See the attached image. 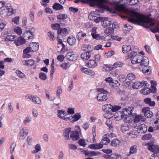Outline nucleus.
I'll list each match as a JSON object with an SVG mask.
<instances>
[{"instance_id":"obj_11","label":"nucleus","mask_w":159,"mask_h":159,"mask_svg":"<svg viewBox=\"0 0 159 159\" xmlns=\"http://www.w3.org/2000/svg\"><path fill=\"white\" fill-rule=\"evenodd\" d=\"M111 105L110 104H106L103 105L102 107V109L104 111H105L106 113L104 114V116L105 118H107L108 116L107 114L110 113L111 111Z\"/></svg>"},{"instance_id":"obj_4","label":"nucleus","mask_w":159,"mask_h":159,"mask_svg":"<svg viewBox=\"0 0 159 159\" xmlns=\"http://www.w3.org/2000/svg\"><path fill=\"white\" fill-rule=\"evenodd\" d=\"M97 91L99 92L97 97L98 100L100 102L104 101L107 99V96L106 94L107 91L103 88H98Z\"/></svg>"},{"instance_id":"obj_38","label":"nucleus","mask_w":159,"mask_h":159,"mask_svg":"<svg viewBox=\"0 0 159 159\" xmlns=\"http://www.w3.org/2000/svg\"><path fill=\"white\" fill-rule=\"evenodd\" d=\"M120 129L122 132H125L129 130V127L127 124L122 125L120 126Z\"/></svg>"},{"instance_id":"obj_61","label":"nucleus","mask_w":159,"mask_h":159,"mask_svg":"<svg viewBox=\"0 0 159 159\" xmlns=\"http://www.w3.org/2000/svg\"><path fill=\"white\" fill-rule=\"evenodd\" d=\"M14 31L18 35H20L22 33L21 29L18 27H16L14 29Z\"/></svg>"},{"instance_id":"obj_56","label":"nucleus","mask_w":159,"mask_h":159,"mask_svg":"<svg viewBox=\"0 0 159 159\" xmlns=\"http://www.w3.org/2000/svg\"><path fill=\"white\" fill-rule=\"evenodd\" d=\"M152 137V135L151 134H148L144 135L142 138L143 140H148L150 139Z\"/></svg>"},{"instance_id":"obj_39","label":"nucleus","mask_w":159,"mask_h":159,"mask_svg":"<svg viewBox=\"0 0 159 159\" xmlns=\"http://www.w3.org/2000/svg\"><path fill=\"white\" fill-rule=\"evenodd\" d=\"M106 125L108 127L109 130L111 131L113 130V127L112 126V121L110 119H108L106 122Z\"/></svg>"},{"instance_id":"obj_32","label":"nucleus","mask_w":159,"mask_h":159,"mask_svg":"<svg viewBox=\"0 0 159 159\" xmlns=\"http://www.w3.org/2000/svg\"><path fill=\"white\" fill-rule=\"evenodd\" d=\"M114 118L116 120H120L123 118L122 113L120 111L116 113L114 115Z\"/></svg>"},{"instance_id":"obj_35","label":"nucleus","mask_w":159,"mask_h":159,"mask_svg":"<svg viewBox=\"0 0 159 159\" xmlns=\"http://www.w3.org/2000/svg\"><path fill=\"white\" fill-rule=\"evenodd\" d=\"M142 71L143 72L145 75H149L151 72V67L149 66H145L143 67Z\"/></svg>"},{"instance_id":"obj_48","label":"nucleus","mask_w":159,"mask_h":159,"mask_svg":"<svg viewBox=\"0 0 159 159\" xmlns=\"http://www.w3.org/2000/svg\"><path fill=\"white\" fill-rule=\"evenodd\" d=\"M141 84L139 82H136L132 84V88L133 89H137L141 88Z\"/></svg>"},{"instance_id":"obj_31","label":"nucleus","mask_w":159,"mask_h":159,"mask_svg":"<svg viewBox=\"0 0 159 159\" xmlns=\"http://www.w3.org/2000/svg\"><path fill=\"white\" fill-rule=\"evenodd\" d=\"M68 43L70 45H73L76 42V39L75 37L72 36L68 37L67 39Z\"/></svg>"},{"instance_id":"obj_20","label":"nucleus","mask_w":159,"mask_h":159,"mask_svg":"<svg viewBox=\"0 0 159 159\" xmlns=\"http://www.w3.org/2000/svg\"><path fill=\"white\" fill-rule=\"evenodd\" d=\"M104 157L107 159H121V155L117 153H113L111 155H105Z\"/></svg>"},{"instance_id":"obj_13","label":"nucleus","mask_w":159,"mask_h":159,"mask_svg":"<svg viewBox=\"0 0 159 159\" xmlns=\"http://www.w3.org/2000/svg\"><path fill=\"white\" fill-rule=\"evenodd\" d=\"M141 66H147L149 64V61L148 58L145 56H142V58L139 62Z\"/></svg>"},{"instance_id":"obj_59","label":"nucleus","mask_w":159,"mask_h":159,"mask_svg":"<svg viewBox=\"0 0 159 159\" xmlns=\"http://www.w3.org/2000/svg\"><path fill=\"white\" fill-rule=\"evenodd\" d=\"M120 85V84L118 81L115 80L114 82H113L112 81L111 83L110 84V86L114 88L117 87Z\"/></svg>"},{"instance_id":"obj_37","label":"nucleus","mask_w":159,"mask_h":159,"mask_svg":"<svg viewBox=\"0 0 159 159\" xmlns=\"http://www.w3.org/2000/svg\"><path fill=\"white\" fill-rule=\"evenodd\" d=\"M70 31L66 28L61 29L58 30L57 31V34H63L64 35H67L69 33Z\"/></svg>"},{"instance_id":"obj_62","label":"nucleus","mask_w":159,"mask_h":159,"mask_svg":"<svg viewBox=\"0 0 159 159\" xmlns=\"http://www.w3.org/2000/svg\"><path fill=\"white\" fill-rule=\"evenodd\" d=\"M115 53V52L111 50L106 53L105 54V55L107 57H109L114 55Z\"/></svg>"},{"instance_id":"obj_2","label":"nucleus","mask_w":159,"mask_h":159,"mask_svg":"<svg viewBox=\"0 0 159 159\" xmlns=\"http://www.w3.org/2000/svg\"><path fill=\"white\" fill-rule=\"evenodd\" d=\"M82 2L89 3L92 7L97 6L100 8L104 9H109L107 4L109 2V0H82ZM79 0H76L74 1L75 3H78Z\"/></svg>"},{"instance_id":"obj_25","label":"nucleus","mask_w":159,"mask_h":159,"mask_svg":"<svg viewBox=\"0 0 159 159\" xmlns=\"http://www.w3.org/2000/svg\"><path fill=\"white\" fill-rule=\"evenodd\" d=\"M91 55V53L89 52H84L81 54L80 57L82 59L87 60L90 58Z\"/></svg>"},{"instance_id":"obj_55","label":"nucleus","mask_w":159,"mask_h":159,"mask_svg":"<svg viewBox=\"0 0 159 159\" xmlns=\"http://www.w3.org/2000/svg\"><path fill=\"white\" fill-rule=\"evenodd\" d=\"M78 143L80 146L85 147L87 144L85 140L83 139H81L78 141Z\"/></svg>"},{"instance_id":"obj_5","label":"nucleus","mask_w":159,"mask_h":159,"mask_svg":"<svg viewBox=\"0 0 159 159\" xmlns=\"http://www.w3.org/2000/svg\"><path fill=\"white\" fill-rule=\"evenodd\" d=\"M89 18L91 20H94L96 23H99L103 20L102 17L99 16L97 11H91L89 16Z\"/></svg>"},{"instance_id":"obj_6","label":"nucleus","mask_w":159,"mask_h":159,"mask_svg":"<svg viewBox=\"0 0 159 159\" xmlns=\"http://www.w3.org/2000/svg\"><path fill=\"white\" fill-rule=\"evenodd\" d=\"M147 146V148L150 151L155 153H159V146L154 144L152 142H150L145 145Z\"/></svg>"},{"instance_id":"obj_23","label":"nucleus","mask_w":159,"mask_h":159,"mask_svg":"<svg viewBox=\"0 0 159 159\" xmlns=\"http://www.w3.org/2000/svg\"><path fill=\"white\" fill-rule=\"evenodd\" d=\"M97 65V62L95 60H89L86 63V66L89 68L95 67Z\"/></svg>"},{"instance_id":"obj_47","label":"nucleus","mask_w":159,"mask_h":159,"mask_svg":"<svg viewBox=\"0 0 159 159\" xmlns=\"http://www.w3.org/2000/svg\"><path fill=\"white\" fill-rule=\"evenodd\" d=\"M123 118H124V121L125 122L129 123L131 120L132 118V114L130 115L124 116Z\"/></svg>"},{"instance_id":"obj_26","label":"nucleus","mask_w":159,"mask_h":159,"mask_svg":"<svg viewBox=\"0 0 159 159\" xmlns=\"http://www.w3.org/2000/svg\"><path fill=\"white\" fill-rule=\"evenodd\" d=\"M97 29V27H94L92 28L91 30V35L94 39H98V37L99 36V34H96Z\"/></svg>"},{"instance_id":"obj_15","label":"nucleus","mask_w":159,"mask_h":159,"mask_svg":"<svg viewBox=\"0 0 159 159\" xmlns=\"http://www.w3.org/2000/svg\"><path fill=\"white\" fill-rule=\"evenodd\" d=\"M109 136L110 135L108 134L103 135L102 140L100 141L103 146V145H107L110 143L111 141L109 138Z\"/></svg>"},{"instance_id":"obj_29","label":"nucleus","mask_w":159,"mask_h":159,"mask_svg":"<svg viewBox=\"0 0 159 159\" xmlns=\"http://www.w3.org/2000/svg\"><path fill=\"white\" fill-rule=\"evenodd\" d=\"M58 47V48L62 47V48L61 50V53H64L65 52L63 51V49L65 47V44L63 43L62 40L61 39H59L57 40Z\"/></svg>"},{"instance_id":"obj_24","label":"nucleus","mask_w":159,"mask_h":159,"mask_svg":"<svg viewBox=\"0 0 159 159\" xmlns=\"http://www.w3.org/2000/svg\"><path fill=\"white\" fill-rule=\"evenodd\" d=\"M25 39L21 37H19L17 40H15L14 43L17 46H19L25 43Z\"/></svg>"},{"instance_id":"obj_51","label":"nucleus","mask_w":159,"mask_h":159,"mask_svg":"<svg viewBox=\"0 0 159 159\" xmlns=\"http://www.w3.org/2000/svg\"><path fill=\"white\" fill-rule=\"evenodd\" d=\"M120 143V142L118 139H114L111 142V145L112 146L115 147L119 145Z\"/></svg>"},{"instance_id":"obj_50","label":"nucleus","mask_w":159,"mask_h":159,"mask_svg":"<svg viewBox=\"0 0 159 159\" xmlns=\"http://www.w3.org/2000/svg\"><path fill=\"white\" fill-rule=\"evenodd\" d=\"M126 77L129 80H133L135 79L136 76L134 74L130 73L127 75Z\"/></svg>"},{"instance_id":"obj_44","label":"nucleus","mask_w":159,"mask_h":159,"mask_svg":"<svg viewBox=\"0 0 159 159\" xmlns=\"http://www.w3.org/2000/svg\"><path fill=\"white\" fill-rule=\"evenodd\" d=\"M124 65L123 62L121 61H117L115 62L112 65V67L114 68H116L118 67H121Z\"/></svg>"},{"instance_id":"obj_53","label":"nucleus","mask_w":159,"mask_h":159,"mask_svg":"<svg viewBox=\"0 0 159 159\" xmlns=\"http://www.w3.org/2000/svg\"><path fill=\"white\" fill-rule=\"evenodd\" d=\"M121 108V107L120 106L115 105L111 107V111L112 112H116Z\"/></svg>"},{"instance_id":"obj_7","label":"nucleus","mask_w":159,"mask_h":159,"mask_svg":"<svg viewBox=\"0 0 159 159\" xmlns=\"http://www.w3.org/2000/svg\"><path fill=\"white\" fill-rule=\"evenodd\" d=\"M57 116L58 117L66 121L71 120L70 116L64 110H58L57 111Z\"/></svg>"},{"instance_id":"obj_49","label":"nucleus","mask_w":159,"mask_h":159,"mask_svg":"<svg viewBox=\"0 0 159 159\" xmlns=\"http://www.w3.org/2000/svg\"><path fill=\"white\" fill-rule=\"evenodd\" d=\"M16 146V143L15 142H13L11 144L10 147V152L11 154H13Z\"/></svg>"},{"instance_id":"obj_43","label":"nucleus","mask_w":159,"mask_h":159,"mask_svg":"<svg viewBox=\"0 0 159 159\" xmlns=\"http://www.w3.org/2000/svg\"><path fill=\"white\" fill-rule=\"evenodd\" d=\"M122 49L123 52L124 53H126L130 51L131 47L129 45H125L123 46Z\"/></svg>"},{"instance_id":"obj_27","label":"nucleus","mask_w":159,"mask_h":159,"mask_svg":"<svg viewBox=\"0 0 159 159\" xmlns=\"http://www.w3.org/2000/svg\"><path fill=\"white\" fill-rule=\"evenodd\" d=\"M145 119L140 115H136L134 118V122L135 123L140 121H144Z\"/></svg>"},{"instance_id":"obj_9","label":"nucleus","mask_w":159,"mask_h":159,"mask_svg":"<svg viewBox=\"0 0 159 159\" xmlns=\"http://www.w3.org/2000/svg\"><path fill=\"white\" fill-rule=\"evenodd\" d=\"M142 112L145 117L150 118L152 116L153 113L150 111V108L149 107H143Z\"/></svg>"},{"instance_id":"obj_33","label":"nucleus","mask_w":159,"mask_h":159,"mask_svg":"<svg viewBox=\"0 0 159 159\" xmlns=\"http://www.w3.org/2000/svg\"><path fill=\"white\" fill-rule=\"evenodd\" d=\"M81 117V116L79 113H76L71 117L70 120L71 122L73 123L79 120Z\"/></svg>"},{"instance_id":"obj_58","label":"nucleus","mask_w":159,"mask_h":159,"mask_svg":"<svg viewBox=\"0 0 159 159\" xmlns=\"http://www.w3.org/2000/svg\"><path fill=\"white\" fill-rule=\"evenodd\" d=\"M16 38L15 35H9L7 36L6 38L7 41H13Z\"/></svg>"},{"instance_id":"obj_52","label":"nucleus","mask_w":159,"mask_h":159,"mask_svg":"<svg viewBox=\"0 0 159 159\" xmlns=\"http://www.w3.org/2000/svg\"><path fill=\"white\" fill-rule=\"evenodd\" d=\"M84 154L86 156H97V153L94 152L85 151Z\"/></svg>"},{"instance_id":"obj_42","label":"nucleus","mask_w":159,"mask_h":159,"mask_svg":"<svg viewBox=\"0 0 159 159\" xmlns=\"http://www.w3.org/2000/svg\"><path fill=\"white\" fill-rule=\"evenodd\" d=\"M104 33L107 34H111L114 33V29L111 27L106 28L104 30Z\"/></svg>"},{"instance_id":"obj_46","label":"nucleus","mask_w":159,"mask_h":159,"mask_svg":"<svg viewBox=\"0 0 159 159\" xmlns=\"http://www.w3.org/2000/svg\"><path fill=\"white\" fill-rule=\"evenodd\" d=\"M137 147L136 145L131 146L129 149V153L130 154L136 153L137 151Z\"/></svg>"},{"instance_id":"obj_57","label":"nucleus","mask_w":159,"mask_h":159,"mask_svg":"<svg viewBox=\"0 0 159 159\" xmlns=\"http://www.w3.org/2000/svg\"><path fill=\"white\" fill-rule=\"evenodd\" d=\"M16 73L18 76L20 78H22L25 77V75L24 74V73L19 70H17L16 71Z\"/></svg>"},{"instance_id":"obj_64","label":"nucleus","mask_w":159,"mask_h":159,"mask_svg":"<svg viewBox=\"0 0 159 159\" xmlns=\"http://www.w3.org/2000/svg\"><path fill=\"white\" fill-rule=\"evenodd\" d=\"M118 79L120 81L124 82L126 80V78L125 75H121L118 76Z\"/></svg>"},{"instance_id":"obj_34","label":"nucleus","mask_w":159,"mask_h":159,"mask_svg":"<svg viewBox=\"0 0 159 159\" xmlns=\"http://www.w3.org/2000/svg\"><path fill=\"white\" fill-rule=\"evenodd\" d=\"M31 99L32 101L35 104L38 105H41L42 104L40 98L38 97L31 96Z\"/></svg>"},{"instance_id":"obj_60","label":"nucleus","mask_w":159,"mask_h":159,"mask_svg":"<svg viewBox=\"0 0 159 159\" xmlns=\"http://www.w3.org/2000/svg\"><path fill=\"white\" fill-rule=\"evenodd\" d=\"M51 27L54 30H60V24L58 23L53 24L51 25Z\"/></svg>"},{"instance_id":"obj_36","label":"nucleus","mask_w":159,"mask_h":159,"mask_svg":"<svg viewBox=\"0 0 159 159\" xmlns=\"http://www.w3.org/2000/svg\"><path fill=\"white\" fill-rule=\"evenodd\" d=\"M35 150H34L31 151L32 153L35 154L41 150V147L40 144H36L34 147Z\"/></svg>"},{"instance_id":"obj_1","label":"nucleus","mask_w":159,"mask_h":159,"mask_svg":"<svg viewBox=\"0 0 159 159\" xmlns=\"http://www.w3.org/2000/svg\"><path fill=\"white\" fill-rule=\"evenodd\" d=\"M122 1L124 2L123 4L121 3V1L115 3L116 8L118 11H122L129 15L128 21L129 22L139 25L146 24L148 28H151L154 26V23L149 17L125 8L126 5H136L139 3L138 0H122Z\"/></svg>"},{"instance_id":"obj_17","label":"nucleus","mask_w":159,"mask_h":159,"mask_svg":"<svg viewBox=\"0 0 159 159\" xmlns=\"http://www.w3.org/2000/svg\"><path fill=\"white\" fill-rule=\"evenodd\" d=\"M137 129L139 133H144L147 130V127L145 125L143 124L139 125Z\"/></svg>"},{"instance_id":"obj_14","label":"nucleus","mask_w":159,"mask_h":159,"mask_svg":"<svg viewBox=\"0 0 159 159\" xmlns=\"http://www.w3.org/2000/svg\"><path fill=\"white\" fill-rule=\"evenodd\" d=\"M5 8L7 11V15L10 16L15 12V10L13 9L11 4L8 3L6 4Z\"/></svg>"},{"instance_id":"obj_40","label":"nucleus","mask_w":159,"mask_h":159,"mask_svg":"<svg viewBox=\"0 0 159 159\" xmlns=\"http://www.w3.org/2000/svg\"><path fill=\"white\" fill-rule=\"evenodd\" d=\"M102 70L104 71L107 72L112 70L113 68L112 67L109 66L107 64H104L102 66Z\"/></svg>"},{"instance_id":"obj_8","label":"nucleus","mask_w":159,"mask_h":159,"mask_svg":"<svg viewBox=\"0 0 159 159\" xmlns=\"http://www.w3.org/2000/svg\"><path fill=\"white\" fill-rule=\"evenodd\" d=\"M78 54L73 52H68L66 55V58L70 61H75L78 59Z\"/></svg>"},{"instance_id":"obj_16","label":"nucleus","mask_w":159,"mask_h":159,"mask_svg":"<svg viewBox=\"0 0 159 159\" xmlns=\"http://www.w3.org/2000/svg\"><path fill=\"white\" fill-rule=\"evenodd\" d=\"M73 141H77L80 138L79 133L76 131H72L70 134V138Z\"/></svg>"},{"instance_id":"obj_54","label":"nucleus","mask_w":159,"mask_h":159,"mask_svg":"<svg viewBox=\"0 0 159 159\" xmlns=\"http://www.w3.org/2000/svg\"><path fill=\"white\" fill-rule=\"evenodd\" d=\"M53 8L55 9L59 10L62 9L63 7L58 3H56L53 6Z\"/></svg>"},{"instance_id":"obj_10","label":"nucleus","mask_w":159,"mask_h":159,"mask_svg":"<svg viewBox=\"0 0 159 159\" xmlns=\"http://www.w3.org/2000/svg\"><path fill=\"white\" fill-rule=\"evenodd\" d=\"M29 130L26 129H21L19 133V139L22 140L24 139L28 134Z\"/></svg>"},{"instance_id":"obj_28","label":"nucleus","mask_w":159,"mask_h":159,"mask_svg":"<svg viewBox=\"0 0 159 159\" xmlns=\"http://www.w3.org/2000/svg\"><path fill=\"white\" fill-rule=\"evenodd\" d=\"M23 57L24 58H29L30 56V47H28L23 50Z\"/></svg>"},{"instance_id":"obj_30","label":"nucleus","mask_w":159,"mask_h":159,"mask_svg":"<svg viewBox=\"0 0 159 159\" xmlns=\"http://www.w3.org/2000/svg\"><path fill=\"white\" fill-rule=\"evenodd\" d=\"M138 131L134 130H131L127 133L128 135L133 138L137 137L138 136Z\"/></svg>"},{"instance_id":"obj_45","label":"nucleus","mask_w":159,"mask_h":159,"mask_svg":"<svg viewBox=\"0 0 159 159\" xmlns=\"http://www.w3.org/2000/svg\"><path fill=\"white\" fill-rule=\"evenodd\" d=\"M62 89L61 87L60 86H58L56 91L57 97L58 98H60V95L62 94Z\"/></svg>"},{"instance_id":"obj_3","label":"nucleus","mask_w":159,"mask_h":159,"mask_svg":"<svg viewBox=\"0 0 159 159\" xmlns=\"http://www.w3.org/2000/svg\"><path fill=\"white\" fill-rule=\"evenodd\" d=\"M126 58L127 59H130L132 64H136L139 63L142 58V55L140 53L137 54L136 52L132 51L126 57Z\"/></svg>"},{"instance_id":"obj_12","label":"nucleus","mask_w":159,"mask_h":159,"mask_svg":"<svg viewBox=\"0 0 159 159\" xmlns=\"http://www.w3.org/2000/svg\"><path fill=\"white\" fill-rule=\"evenodd\" d=\"M133 109L132 107H129L128 108H125L122 109L121 112L122 113L123 117L124 116L132 115Z\"/></svg>"},{"instance_id":"obj_18","label":"nucleus","mask_w":159,"mask_h":159,"mask_svg":"<svg viewBox=\"0 0 159 159\" xmlns=\"http://www.w3.org/2000/svg\"><path fill=\"white\" fill-rule=\"evenodd\" d=\"M39 47V43L37 42H32L30 43V52L37 51Z\"/></svg>"},{"instance_id":"obj_19","label":"nucleus","mask_w":159,"mask_h":159,"mask_svg":"<svg viewBox=\"0 0 159 159\" xmlns=\"http://www.w3.org/2000/svg\"><path fill=\"white\" fill-rule=\"evenodd\" d=\"M71 129L70 128H68L64 129V135L65 137V139L66 140H70V134L71 133Z\"/></svg>"},{"instance_id":"obj_21","label":"nucleus","mask_w":159,"mask_h":159,"mask_svg":"<svg viewBox=\"0 0 159 159\" xmlns=\"http://www.w3.org/2000/svg\"><path fill=\"white\" fill-rule=\"evenodd\" d=\"M81 71L85 74L91 75H93L94 72L90 69H89L84 67H82L81 68Z\"/></svg>"},{"instance_id":"obj_41","label":"nucleus","mask_w":159,"mask_h":159,"mask_svg":"<svg viewBox=\"0 0 159 159\" xmlns=\"http://www.w3.org/2000/svg\"><path fill=\"white\" fill-rule=\"evenodd\" d=\"M151 90V89L148 88H145L144 89H142L140 90L141 93L144 95H148L149 94Z\"/></svg>"},{"instance_id":"obj_63","label":"nucleus","mask_w":159,"mask_h":159,"mask_svg":"<svg viewBox=\"0 0 159 159\" xmlns=\"http://www.w3.org/2000/svg\"><path fill=\"white\" fill-rule=\"evenodd\" d=\"M39 76L40 79L43 80H45L47 78L45 74L43 72H41L39 73Z\"/></svg>"},{"instance_id":"obj_22","label":"nucleus","mask_w":159,"mask_h":159,"mask_svg":"<svg viewBox=\"0 0 159 159\" xmlns=\"http://www.w3.org/2000/svg\"><path fill=\"white\" fill-rule=\"evenodd\" d=\"M103 20L101 21H102V25L103 27L105 28L107 26H110L111 24V21L110 20L107 18H103Z\"/></svg>"}]
</instances>
